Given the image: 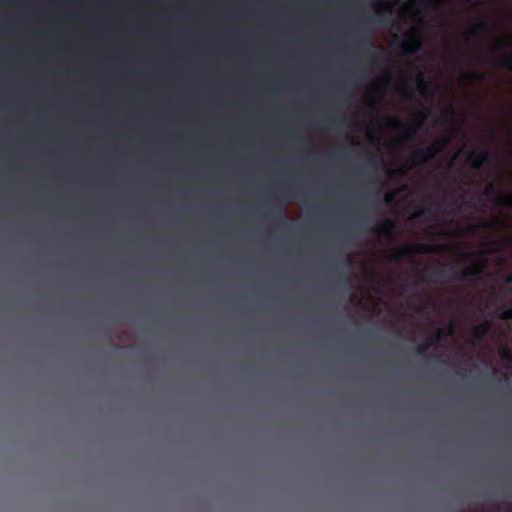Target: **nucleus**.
Returning <instances> with one entry per match:
<instances>
[{
    "label": "nucleus",
    "mask_w": 512,
    "mask_h": 512,
    "mask_svg": "<svg viewBox=\"0 0 512 512\" xmlns=\"http://www.w3.org/2000/svg\"><path fill=\"white\" fill-rule=\"evenodd\" d=\"M391 6V2H380L378 8L375 11V16L365 17L364 23L359 29L356 48L367 60L373 61V54L371 52L372 48L379 50L381 52L385 51V48L382 46H374V44L371 41V38L374 31V27H387L388 24L390 23V20L383 19V15L391 10Z\"/></svg>",
    "instance_id": "obj_1"
},
{
    "label": "nucleus",
    "mask_w": 512,
    "mask_h": 512,
    "mask_svg": "<svg viewBox=\"0 0 512 512\" xmlns=\"http://www.w3.org/2000/svg\"><path fill=\"white\" fill-rule=\"evenodd\" d=\"M448 145V140L441 138L435 140L430 146L416 150L410 157L409 162L414 165H420L435 158L441 153Z\"/></svg>",
    "instance_id": "obj_2"
},
{
    "label": "nucleus",
    "mask_w": 512,
    "mask_h": 512,
    "mask_svg": "<svg viewBox=\"0 0 512 512\" xmlns=\"http://www.w3.org/2000/svg\"><path fill=\"white\" fill-rule=\"evenodd\" d=\"M420 116L421 117L417 122L410 124H405L404 122L397 118H390L388 123L391 128L401 131V135L404 140H410L416 136V134L422 127L423 121L426 118V113L421 112Z\"/></svg>",
    "instance_id": "obj_3"
},
{
    "label": "nucleus",
    "mask_w": 512,
    "mask_h": 512,
    "mask_svg": "<svg viewBox=\"0 0 512 512\" xmlns=\"http://www.w3.org/2000/svg\"><path fill=\"white\" fill-rule=\"evenodd\" d=\"M430 251V246L426 244H412L403 246L393 253L390 259L394 262H400L404 259L411 258L415 253H423Z\"/></svg>",
    "instance_id": "obj_4"
},
{
    "label": "nucleus",
    "mask_w": 512,
    "mask_h": 512,
    "mask_svg": "<svg viewBox=\"0 0 512 512\" xmlns=\"http://www.w3.org/2000/svg\"><path fill=\"white\" fill-rule=\"evenodd\" d=\"M467 161L474 170H481L484 164L489 163L490 156L485 148H477L468 153Z\"/></svg>",
    "instance_id": "obj_5"
},
{
    "label": "nucleus",
    "mask_w": 512,
    "mask_h": 512,
    "mask_svg": "<svg viewBox=\"0 0 512 512\" xmlns=\"http://www.w3.org/2000/svg\"><path fill=\"white\" fill-rule=\"evenodd\" d=\"M400 50L406 55L416 54L421 48V41L415 36V33H409L404 36L399 45Z\"/></svg>",
    "instance_id": "obj_6"
},
{
    "label": "nucleus",
    "mask_w": 512,
    "mask_h": 512,
    "mask_svg": "<svg viewBox=\"0 0 512 512\" xmlns=\"http://www.w3.org/2000/svg\"><path fill=\"white\" fill-rule=\"evenodd\" d=\"M511 44H512V37L500 39L496 42L493 49L495 52L506 51V47ZM498 65L501 67H504L508 70H512V54L505 52V57H503L498 62Z\"/></svg>",
    "instance_id": "obj_7"
},
{
    "label": "nucleus",
    "mask_w": 512,
    "mask_h": 512,
    "mask_svg": "<svg viewBox=\"0 0 512 512\" xmlns=\"http://www.w3.org/2000/svg\"><path fill=\"white\" fill-rule=\"evenodd\" d=\"M424 272L432 282H442L443 279L450 276L449 270L442 263H438L436 266L428 265L424 268Z\"/></svg>",
    "instance_id": "obj_8"
},
{
    "label": "nucleus",
    "mask_w": 512,
    "mask_h": 512,
    "mask_svg": "<svg viewBox=\"0 0 512 512\" xmlns=\"http://www.w3.org/2000/svg\"><path fill=\"white\" fill-rule=\"evenodd\" d=\"M485 261L481 258L476 263L472 264L469 267L464 268L457 276V280H468L473 277H478L483 268L485 267Z\"/></svg>",
    "instance_id": "obj_9"
},
{
    "label": "nucleus",
    "mask_w": 512,
    "mask_h": 512,
    "mask_svg": "<svg viewBox=\"0 0 512 512\" xmlns=\"http://www.w3.org/2000/svg\"><path fill=\"white\" fill-rule=\"evenodd\" d=\"M492 31V27L490 22L486 20H478L473 27H471L467 32V37H479L481 34L486 33L489 34Z\"/></svg>",
    "instance_id": "obj_10"
},
{
    "label": "nucleus",
    "mask_w": 512,
    "mask_h": 512,
    "mask_svg": "<svg viewBox=\"0 0 512 512\" xmlns=\"http://www.w3.org/2000/svg\"><path fill=\"white\" fill-rule=\"evenodd\" d=\"M431 81L428 80L423 73H419L416 77V86L419 93L425 98H432Z\"/></svg>",
    "instance_id": "obj_11"
},
{
    "label": "nucleus",
    "mask_w": 512,
    "mask_h": 512,
    "mask_svg": "<svg viewBox=\"0 0 512 512\" xmlns=\"http://www.w3.org/2000/svg\"><path fill=\"white\" fill-rule=\"evenodd\" d=\"M485 78V75L480 72H466L461 76V82L464 85H474L476 83L482 82Z\"/></svg>",
    "instance_id": "obj_12"
},
{
    "label": "nucleus",
    "mask_w": 512,
    "mask_h": 512,
    "mask_svg": "<svg viewBox=\"0 0 512 512\" xmlns=\"http://www.w3.org/2000/svg\"><path fill=\"white\" fill-rule=\"evenodd\" d=\"M491 328H492V323L489 321H485V322L475 326L473 329V334H474L475 339L477 341L483 340L487 336V334L490 332Z\"/></svg>",
    "instance_id": "obj_13"
},
{
    "label": "nucleus",
    "mask_w": 512,
    "mask_h": 512,
    "mask_svg": "<svg viewBox=\"0 0 512 512\" xmlns=\"http://www.w3.org/2000/svg\"><path fill=\"white\" fill-rule=\"evenodd\" d=\"M504 224H505V222L502 220L482 219L478 222V224L476 226L473 227V229H479V228L494 229V228H499V227L503 226Z\"/></svg>",
    "instance_id": "obj_14"
},
{
    "label": "nucleus",
    "mask_w": 512,
    "mask_h": 512,
    "mask_svg": "<svg viewBox=\"0 0 512 512\" xmlns=\"http://www.w3.org/2000/svg\"><path fill=\"white\" fill-rule=\"evenodd\" d=\"M395 227V222L393 220H386L381 225L374 226L370 228V231L373 233H382V234H389L390 231Z\"/></svg>",
    "instance_id": "obj_15"
},
{
    "label": "nucleus",
    "mask_w": 512,
    "mask_h": 512,
    "mask_svg": "<svg viewBox=\"0 0 512 512\" xmlns=\"http://www.w3.org/2000/svg\"><path fill=\"white\" fill-rule=\"evenodd\" d=\"M483 195L489 198H493L496 204L497 197L500 196V194H498L497 192L496 186L492 182L488 183L487 186L484 188Z\"/></svg>",
    "instance_id": "obj_16"
},
{
    "label": "nucleus",
    "mask_w": 512,
    "mask_h": 512,
    "mask_svg": "<svg viewBox=\"0 0 512 512\" xmlns=\"http://www.w3.org/2000/svg\"><path fill=\"white\" fill-rule=\"evenodd\" d=\"M498 206H512V193L501 194L497 197Z\"/></svg>",
    "instance_id": "obj_17"
},
{
    "label": "nucleus",
    "mask_w": 512,
    "mask_h": 512,
    "mask_svg": "<svg viewBox=\"0 0 512 512\" xmlns=\"http://www.w3.org/2000/svg\"><path fill=\"white\" fill-rule=\"evenodd\" d=\"M389 80H390V76H388L387 78L376 79L372 83V88H374L376 90H383L387 86Z\"/></svg>",
    "instance_id": "obj_18"
},
{
    "label": "nucleus",
    "mask_w": 512,
    "mask_h": 512,
    "mask_svg": "<svg viewBox=\"0 0 512 512\" xmlns=\"http://www.w3.org/2000/svg\"><path fill=\"white\" fill-rule=\"evenodd\" d=\"M445 337V331L444 329H439L435 332L434 335L427 338L429 342H433V345L439 343L443 338Z\"/></svg>",
    "instance_id": "obj_19"
},
{
    "label": "nucleus",
    "mask_w": 512,
    "mask_h": 512,
    "mask_svg": "<svg viewBox=\"0 0 512 512\" xmlns=\"http://www.w3.org/2000/svg\"><path fill=\"white\" fill-rule=\"evenodd\" d=\"M431 346H433V342H429L427 339L424 343H421L416 347V353L419 355H424Z\"/></svg>",
    "instance_id": "obj_20"
},
{
    "label": "nucleus",
    "mask_w": 512,
    "mask_h": 512,
    "mask_svg": "<svg viewBox=\"0 0 512 512\" xmlns=\"http://www.w3.org/2000/svg\"><path fill=\"white\" fill-rule=\"evenodd\" d=\"M499 318L501 320H512V307L503 309L499 313Z\"/></svg>",
    "instance_id": "obj_21"
},
{
    "label": "nucleus",
    "mask_w": 512,
    "mask_h": 512,
    "mask_svg": "<svg viewBox=\"0 0 512 512\" xmlns=\"http://www.w3.org/2000/svg\"><path fill=\"white\" fill-rule=\"evenodd\" d=\"M278 216L286 217V210L285 207L282 205H279V207L271 214V217L273 219H277Z\"/></svg>",
    "instance_id": "obj_22"
},
{
    "label": "nucleus",
    "mask_w": 512,
    "mask_h": 512,
    "mask_svg": "<svg viewBox=\"0 0 512 512\" xmlns=\"http://www.w3.org/2000/svg\"><path fill=\"white\" fill-rule=\"evenodd\" d=\"M426 8L430 11H436L440 8V2L433 0L427 3Z\"/></svg>",
    "instance_id": "obj_23"
},
{
    "label": "nucleus",
    "mask_w": 512,
    "mask_h": 512,
    "mask_svg": "<svg viewBox=\"0 0 512 512\" xmlns=\"http://www.w3.org/2000/svg\"><path fill=\"white\" fill-rule=\"evenodd\" d=\"M344 119H345L344 117H334V116H330V117L326 118L327 122H329L333 126H337Z\"/></svg>",
    "instance_id": "obj_24"
},
{
    "label": "nucleus",
    "mask_w": 512,
    "mask_h": 512,
    "mask_svg": "<svg viewBox=\"0 0 512 512\" xmlns=\"http://www.w3.org/2000/svg\"><path fill=\"white\" fill-rule=\"evenodd\" d=\"M483 253H484L483 251H481V252H463L461 254V257L464 260H469L472 257L482 255Z\"/></svg>",
    "instance_id": "obj_25"
},
{
    "label": "nucleus",
    "mask_w": 512,
    "mask_h": 512,
    "mask_svg": "<svg viewBox=\"0 0 512 512\" xmlns=\"http://www.w3.org/2000/svg\"><path fill=\"white\" fill-rule=\"evenodd\" d=\"M395 196H396V193L395 192H388L384 195L383 197V201L386 203V204H391L393 203L394 199H395Z\"/></svg>",
    "instance_id": "obj_26"
},
{
    "label": "nucleus",
    "mask_w": 512,
    "mask_h": 512,
    "mask_svg": "<svg viewBox=\"0 0 512 512\" xmlns=\"http://www.w3.org/2000/svg\"><path fill=\"white\" fill-rule=\"evenodd\" d=\"M445 331V336L447 335H454L455 334V324L451 322L446 328H443Z\"/></svg>",
    "instance_id": "obj_27"
},
{
    "label": "nucleus",
    "mask_w": 512,
    "mask_h": 512,
    "mask_svg": "<svg viewBox=\"0 0 512 512\" xmlns=\"http://www.w3.org/2000/svg\"><path fill=\"white\" fill-rule=\"evenodd\" d=\"M428 212H429V210H428L427 208H422V209H420V210H418V211L414 212V213H413V215H412V218H413V219H417V218H419V217H421V216L425 215V214H426V213H428Z\"/></svg>",
    "instance_id": "obj_28"
},
{
    "label": "nucleus",
    "mask_w": 512,
    "mask_h": 512,
    "mask_svg": "<svg viewBox=\"0 0 512 512\" xmlns=\"http://www.w3.org/2000/svg\"><path fill=\"white\" fill-rule=\"evenodd\" d=\"M501 357L506 360H511L512 356L509 350L504 349L501 353Z\"/></svg>",
    "instance_id": "obj_29"
},
{
    "label": "nucleus",
    "mask_w": 512,
    "mask_h": 512,
    "mask_svg": "<svg viewBox=\"0 0 512 512\" xmlns=\"http://www.w3.org/2000/svg\"><path fill=\"white\" fill-rule=\"evenodd\" d=\"M427 303L424 301H420L417 303V306L415 307L418 311H422L426 308Z\"/></svg>",
    "instance_id": "obj_30"
},
{
    "label": "nucleus",
    "mask_w": 512,
    "mask_h": 512,
    "mask_svg": "<svg viewBox=\"0 0 512 512\" xmlns=\"http://www.w3.org/2000/svg\"><path fill=\"white\" fill-rule=\"evenodd\" d=\"M376 159H377V160H379L380 162H384V159H383L382 155H376V156H373V157L371 158V161L373 162V161H374V160H376Z\"/></svg>",
    "instance_id": "obj_31"
},
{
    "label": "nucleus",
    "mask_w": 512,
    "mask_h": 512,
    "mask_svg": "<svg viewBox=\"0 0 512 512\" xmlns=\"http://www.w3.org/2000/svg\"><path fill=\"white\" fill-rule=\"evenodd\" d=\"M447 208H449L451 211H454L456 208L455 202L448 203Z\"/></svg>",
    "instance_id": "obj_32"
},
{
    "label": "nucleus",
    "mask_w": 512,
    "mask_h": 512,
    "mask_svg": "<svg viewBox=\"0 0 512 512\" xmlns=\"http://www.w3.org/2000/svg\"><path fill=\"white\" fill-rule=\"evenodd\" d=\"M343 155H344V152L342 150L335 152V157H337V158H341Z\"/></svg>",
    "instance_id": "obj_33"
},
{
    "label": "nucleus",
    "mask_w": 512,
    "mask_h": 512,
    "mask_svg": "<svg viewBox=\"0 0 512 512\" xmlns=\"http://www.w3.org/2000/svg\"><path fill=\"white\" fill-rule=\"evenodd\" d=\"M504 241L507 245H512V237H507Z\"/></svg>",
    "instance_id": "obj_34"
},
{
    "label": "nucleus",
    "mask_w": 512,
    "mask_h": 512,
    "mask_svg": "<svg viewBox=\"0 0 512 512\" xmlns=\"http://www.w3.org/2000/svg\"><path fill=\"white\" fill-rule=\"evenodd\" d=\"M506 282L512 284V274L506 277Z\"/></svg>",
    "instance_id": "obj_35"
},
{
    "label": "nucleus",
    "mask_w": 512,
    "mask_h": 512,
    "mask_svg": "<svg viewBox=\"0 0 512 512\" xmlns=\"http://www.w3.org/2000/svg\"><path fill=\"white\" fill-rule=\"evenodd\" d=\"M345 264H346V265H350V264H351V259H350V258H348V259L346 260Z\"/></svg>",
    "instance_id": "obj_36"
},
{
    "label": "nucleus",
    "mask_w": 512,
    "mask_h": 512,
    "mask_svg": "<svg viewBox=\"0 0 512 512\" xmlns=\"http://www.w3.org/2000/svg\"><path fill=\"white\" fill-rule=\"evenodd\" d=\"M343 280L347 283V282L349 281L348 276H346V275H345V276H343Z\"/></svg>",
    "instance_id": "obj_37"
},
{
    "label": "nucleus",
    "mask_w": 512,
    "mask_h": 512,
    "mask_svg": "<svg viewBox=\"0 0 512 512\" xmlns=\"http://www.w3.org/2000/svg\"><path fill=\"white\" fill-rule=\"evenodd\" d=\"M471 346L475 347L476 346V341H471Z\"/></svg>",
    "instance_id": "obj_38"
},
{
    "label": "nucleus",
    "mask_w": 512,
    "mask_h": 512,
    "mask_svg": "<svg viewBox=\"0 0 512 512\" xmlns=\"http://www.w3.org/2000/svg\"><path fill=\"white\" fill-rule=\"evenodd\" d=\"M290 229H291V230H296V229H297V227H296V226H290Z\"/></svg>",
    "instance_id": "obj_39"
},
{
    "label": "nucleus",
    "mask_w": 512,
    "mask_h": 512,
    "mask_svg": "<svg viewBox=\"0 0 512 512\" xmlns=\"http://www.w3.org/2000/svg\"><path fill=\"white\" fill-rule=\"evenodd\" d=\"M449 113H450L451 115L453 114V109H452V108H450V109H449Z\"/></svg>",
    "instance_id": "obj_40"
},
{
    "label": "nucleus",
    "mask_w": 512,
    "mask_h": 512,
    "mask_svg": "<svg viewBox=\"0 0 512 512\" xmlns=\"http://www.w3.org/2000/svg\"><path fill=\"white\" fill-rule=\"evenodd\" d=\"M284 84L288 86V85H291L292 83L291 82H285Z\"/></svg>",
    "instance_id": "obj_41"
}]
</instances>
